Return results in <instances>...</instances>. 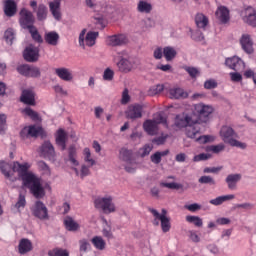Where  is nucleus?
<instances>
[{
  "instance_id": "ea45409f",
  "label": "nucleus",
  "mask_w": 256,
  "mask_h": 256,
  "mask_svg": "<svg viewBox=\"0 0 256 256\" xmlns=\"http://www.w3.org/2000/svg\"><path fill=\"white\" fill-rule=\"evenodd\" d=\"M139 13H151L153 6L147 1L140 0L137 6Z\"/></svg>"
},
{
  "instance_id": "1a4fd4ad",
  "label": "nucleus",
  "mask_w": 256,
  "mask_h": 256,
  "mask_svg": "<svg viewBox=\"0 0 256 256\" xmlns=\"http://www.w3.org/2000/svg\"><path fill=\"white\" fill-rule=\"evenodd\" d=\"M125 51L118 52L119 61L117 62V67L120 73H131L133 69H135V63L131 62V60L124 58Z\"/></svg>"
},
{
  "instance_id": "393cba45",
  "label": "nucleus",
  "mask_w": 256,
  "mask_h": 256,
  "mask_svg": "<svg viewBox=\"0 0 256 256\" xmlns=\"http://www.w3.org/2000/svg\"><path fill=\"white\" fill-rule=\"evenodd\" d=\"M41 153L43 156L48 157V159L55 157V148L53 147V144L49 141L44 142L41 146Z\"/></svg>"
},
{
  "instance_id": "4d7b16f0",
  "label": "nucleus",
  "mask_w": 256,
  "mask_h": 256,
  "mask_svg": "<svg viewBox=\"0 0 256 256\" xmlns=\"http://www.w3.org/2000/svg\"><path fill=\"white\" fill-rule=\"evenodd\" d=\"M208 151H211L212 153H215V154H219V153L225 151V144L220 143L217 145H212V146L208 147Z\"/></svg>"
},
{
  "instance_id": "603ef678",
  "label": "nucleus",
  "mask_w": 256,
  "mask_h": 256,
  "mask_svg": "<svg viewBox=\"0 0 256 256\" xmlns=\"http://www.w3.org/2000/svg\"><path fill=\"white\" fill-rule=\"evenodd\" d=\"M185 71L188 73V75L191 77V79H197L200 75L199 69L195 67L186 66L184 67Z\"/></svg>"
},
{
  "instance_id": "0e129e2a",
  "label": "nucleus",
  "mask_w": 256,
  "mask_h": 256,
  "mask_svg": "<svg viewBox=\"0 0 256 256\" xmlns=\"http://www.w3.org/2000/svg\"><path fill=\"white\" fill-rule=\"evenodd\" d=\"M150 213L153 215V217H156V219H161V217H167V210L162 209L161 214L154 208H149Z\"/></svg>"
},
{
  "instance_id": "2eb2a0df",
  "label": "nucleus",
  "mask_w": 256,
  "mask_h": 256,
  "mask_svg": "<svg viewBox=\"0 0 256 256\" xmlns=\"http://www.w3.org/2000/svg\"><path fill=\"white\" fill-rule=\"evenodd\" d=\"M127 119H141L143 117V106L132 104L126 110Z\"/></svg>"
},
{
  "instance_id": "e433bc0d",
  "label": "nucleus",
  "mask_w": 256,
  "mask_h": 256,
  "mask_svg": "<svg viewBox=\"0 0 256 256\" xmlns=\"http://www.w3.org/2000/svg\"><path fill=\"white\" fill-rule=\"evenodd\" d=\"M186 135L190 139H197V137L201 135V132L199 128L196 126V124H193L186 128Z\"/></svg>"
},
{
  "instance_id": "b1692460",
  "label": "nucleus",
  "mask_w": 256,
  "mask_h": 256,
  "mask_svg": "<svg viewBox=\"0 0 256 256\" xmlns=\"http://www.w3.org/2000/svg\"><path fill=\"white\" fill-rule=\"evenodd\" d=\"M4 13L7 17H13L17 13V3L13 0H5Z\"/></svg>"
},
{
  "instance_id": "20e7f679",
  "label": "nucleus",
  "mask_w": 256,
  "mask_h": 256,
  "mask_svg": "<svg viewBox=\"0 0 256 256\" xmlns=\"http://www.w3.org/2000/svg\"><path fill=\"white\" fill-rule=\"evenodd\" d=\"M20 137H22V139H29V137L37 139V137H42L43 139V137H47V133H45V130L41 126L30 125L21 130Z\"/></svg>"
},
{
  "instance_id": "39448f33",
  "label": "nucleus",
  "mask_w": 256,
  "mask_h": 256,
  "mask_svg": "<svg viewBox=\"0 0 256 256\" xmlns=\"http://www.w3.org/2000/svg\"><path fill=\"white\" fill-rule=\"evenodd\" d=\"M86 33L87 29L84 28L79 35V45L80 47H85L86 43L87 47H93L97 41V37H99V32L90 31L87 34Z\"/></svg>"
},
{
  "instance_id": "aec40b11",
  "label": "nucleus",
  "mask_w": 256,
  "mask_h": 256,
  "mask_svg": "<svg viewBox=\"0 0 256 256\" xmlns=\"http://www.w3.org/2000/svg\"><path fill=\"white\" fill-rule=\"evenodd\" d=\"M33 251V242L27 238H22L19 241L18 252L20 255H27V253H31Z\"/></svg>"
},
{
  "instance_id": "09e8293b",
  "label": "nucleus",
  "mask_w": 256,
  "mask_h": 256,
  "mask_svg": "<svg viewBox=\"0 0 256 256\" xmlns=\"http://www.w3.org/2000/svg\"><path fill=\"white\" fill-rule=\"evenodd\" d=\"M198 183L201 185H217L215 179L211 176H202L198 179Z\"/></svg>"
},
{
  "instance_id": "e2e57ef3",
  "label": "nucleus",
  "mask_w": 256,
  "mask_h": 256,
  "mask_svg": "<svg viewBox=\"0 0 256 256\" xmlns=\"http://www.w3.org/2000/svg\"><path fill=\"white\" fill-rule=\"evenodd\" d=\"M26 205H27V200L25 199V195L19 194L18 201L15 204L16 209H21V207L25 208Z\"/></svg>"
},
{
  "instance_id": "dca6fc26",
  "label": "nucleus",
  "mask_w": 256,
  "mask_h": 256,
  "mask_svg": "<svg viewBox=\"0 0 256 256\" xmlns=\"http://www.w3.org/2000/svg\"><path fill=\"white\" fill-rule=\"evenodd\" d=\"M215 16L222 25H227V22L231 19L229 8L225 6H219L215 12Z\"/></svg>"
},
{
  "instance_id": "f03ea898",
  "label": "nucleus",
  "mask_w": 256,
  "mask_h": 256,
  "mask_svg": "<svg viewBox=\"0 0 256 256\" xmlns=\"http://www.w3.org/2000/svg\"><path fill=\"white\" fill-rule=\"evenodd\" d=\"M220 137L226 145L230 147H238V149H247V144L237 140V133L230 126H222L220 129Z\"/></svg>"
},
{
  "instance_id": "412c9836",
  "label": "nucleus",
  "mask_w": 256,
  "mask_h": 256,
  "mask_svg": "<svg viewBox=\"0 0 256 256\" xmlns=\"http://www.w3.org/2000/svg\"><path fill=\"white\" fill-rule=\"evenodd\" d=\"M169 97L170 99H187L189 94L183 88L174 87L169 89Z\"/></svg>"
},
{
  "instance_id": "c03bdc74",
  "label": "nucleus",
  "mask_w": 256,
  "mask_h": 256,
  "mask_svg": "<svg viewBox=\"0 0 256 256\" xmlns=\"http://www.w3.org/2000/svg\"><path fill=\"white\" fill-rule=\"evenodd\" d=\"M28 31L31 34L32 39L36 43H43V37L41 36V34H39V31L37 30V28L35 26H33L32 28L28 29Z\"/></svg>"
},
{
  "instance_id": "7c9ffc66",
  "label": "nucleus",
  "mask_w": 256,
  "mask_h": 256,
  "mask_svg": "<svg viewBox=\"0 0 256 256\" xmlns=\"http://www.w3.org/2000/svg\"><path fill=\"white\" fill-rule=\"evenodd\" d=\"M144 131L148 133V135H156L157 134V122L153 120H146L143 124Z\"/></svg>"
},
{
  "instance_id": "a878e982",
  "label": "nucleus",
  "mask_w": 256,
  "mask_h": 256,
  "mask_svg": "<svg viewBox=\"0 0 256 256\" xmlns=\"http://www.w3.org/2000/svg\"><path fill=\"white\" fill-rule=\"evenodd\" d=\"M49 8L54 19L59 21L61 19V2L59 0L49 2Z\"/></svg>"
},
{
  "instance_id": "423d86ee",
  "label": "nucleus",
  "mask_w": 256,
  "mask_h": 256,
  "mask_svg": "<svg viewBox=\"0 0 256 256\" xmlns=\"http://www.w3.org/2000/svg\"><path fill=\"white\" fill-rule=\"evenodd\" d=\"M31 213L34 217L37 219H40L41 221H45L49 219V210L47 209V206L41 201H36L34 205L30 208Z\"/></svg>"
},
{
  "instance_id": "69168bd1",
  "label": "nucleus",
  "mask_w": 256,
  "mask_h": 256,
  "mask_svg": "<svg viewBox=\"0 0 256 256\" xmlns=\"http://www.w3.org/2000/svg\"><path fill=\"white\" fill-rule=\"evenodd\" d=\"M79 245L81 253H87V249H89V247L91 246V244H89V241H87L86 239L80 240Z\"/></svg>"
},
{
  "instance_id": "f704fd0d",
  "label": "nucleus",
  "mask_w": 256,
  "mask_h": 256,
  "mask_svg": "<svg viewBox=\"0 0 256 256\" xmlns=\"http://www.w3.org/2000/svg\"><path fill=\"white\" fill-rule=\"evenodd\" d=\"M167 155H169V149L162 152L157 151L150 156V161L154 163V165H159V163L162 161V157H167Z\"/></svg>"
},
{
  "instance_id": "774afa93",
  "label": "nucleus",
  "mask_w": 256,
  "mask_h": 256,
  "mask_svg": "<svg viewBox=\"0 0 256 256\" xmlns=\"http://www.w3.org/2000/svg\"><path fill=\"white\" fill-rule=\"evenodd\" d=\"M94 19L98 29H105V25H106L105 18H103L102 16H98V17H95Z\"/></svg>"
},
{
  "instance_id": "f3484780",
  "label": "nucleus",
  "mask_w": 256,
  "mask_h": 256,
  "mask_svg": "<svg viewBox=\"0 0 256 256\" xmlns=\"http://www.w3.org/2000/svg\"><path fill=\"white\" fill-rule=\"evenodd\" d=\"M29 164L28 163H24L21 164L19 162H14L13 164V171H16L17 173H19V176L22 179V182L25 183V176L27 175H35L29 171Z\"/></svg>"
},
{
  "instance_id": "9d476101",
  "label": "nucleus",
  "mask_w": 256,
  "mask_h": 256,
  "mask_svg": "<svg viewBox=\"0 0 256 256\" xmlns=\"http://www.w3.org/2000/svg\"><path fill=\"white\" fill-rule=\"evenodd\" d=\"M175 125L178 129H186L191 125H197V120L193 119V117L189 114H179L175 118Z\"/></svg>"
},
{
  "instance_id": "4be33fe9",
  "label": "nucleus",
  "mask_w": 256,
  "mask_h": 256,
  "mask_svg": "<svg viewBox=\"0 0 256 256\" xmlns=\"http://www.w3.org/2000/svg\"><path fill=\"white\" fill-rule=\"evenodd\" d=\"M56 145H58L61 151L67 149V132L63 129H59L56 135Z\"/></svg>"
},
{
  "instance_id": "6ab92c4d",
  "label": "nucleus",
  "mask_w": 256,
  "mask_h": 256,
  "mask_svg": "<svg viewBox=\"0 0 256 256\" xmlns=\"http://www.w3.org/2000/svg\"><path fill=\"white\" fill-rule=\"evenodd\" d=\"M243 21L244 23H247V25H250V27H256V10L252 7H248L244 11Z\"/></svg>"
},
{
  "instance_id": "ddd939ff",
  "label": "nucleus",
  "mask_w": 256,
  "mask_h": 256,
  "mask_svg": "<svg viewBox=\"0 0 256 256\" xmlns=\"http://www.w3.org/2000/svg\"><path fill=\"white\" fill-rule=\"evenodd\" d=\"M239 41L244 53H247L248 55L254 53L255 49L253 48V38H251V35L242 34Z\"/></svg>"
},
{
  "instance_id": "2f4dec72",
  "label": "nucleus",
  "mask_w": 256,
  "mask_h": 256,
  "mask_svg": "<svg viewBox=\"0 0 256 256\" xmlns=\"http://www.w3.org/2000/svg\"><path fill=\"white\" fill-rule=\"evenodd\" d=\"M195 23L198 29H205L209 25V18L203 13H198L195 17Z\"/></svg>"
},
{
  "instance_id": "a211bd4d",
  "label": "nucleus",
  "mask_w": 256,
  "mask_h": 256,
  "mask_svg": "<svg viewBox=\"0 0 256 256\" xmlns=\"http://www.w3.org/2000/svg\"><path fill=\"white\" fill-rule=\"evenodd\" d=\"M125 43H127V38L123 34L107 37V45H110V47H119L121 45H125Z\"/></svg>"
},
{
  "instance_id": "f257e3e1",
  "label": "nucleus",
  "mask_w": 256,
  "mask_h": 256,
  "mask_svg": "<svg viewBox=\"0 0 256 256\" xmlns=\"http://www.w3.org/2000/svg\"><path fill=\"white\" fill-rule=\"evenodd\" d=\"M23 185L29 189L35 199H43L45 197V188H43L41 180L37 176L26 174Z\"/></svg>"
},
{
  "instance_id": "37998d69",
  "label": "nucleus",
  "mask_w": 256,
  "mask_h": 256,
  "mask_svg": "<svg viewBox=\"0 0 256 256\" xmlns=\"http://www.w3.org/2000/svg\"><path fill=\"white\" fill-rule=\"evenodd\" d=\"M84 161L87 163L88 167H93L95 165V159L91 158V150L89 148H84L83 150Z\"/></svg>"
},
{
  "instance_id": "49530a36",
  "label": "nucleus",
  "mask_w": 256,
  "mask_h": 256,
  "mask_svg": "<svg viewBox=\"0 0 256 256\" xmlns=\"http://www.w3.org/2000/svg\"><path fill=\"white\" fill-rule=\"evenodd\" d=\"M186 221L188 223H193L195 227H203V219L199 216H186Z\"/></svg>"
},
{
  "instance_id": "79ce46f5",
  "label": "nucleus",
  "mask_w": 256,
  "mask_h": 256,
  "mask_svg": "<svg viewBox=\"0 0 256 256\" xmlns=\"http://www.w3.org/2000/svg\"><path fill=\"white\" fill-rule=\"evenodd\" d=\"M4 39L7 45H13V41H15V30H13L12 28H8L4 32Z\"/></svg>"
},
{
  "instance_id": "13d9d810",
  "label": "nucleus",
  "mask_w": 256,
  "mask_h": 256,
  "mask_svg": "<svg viewBox=\"0 0 256 256\" xmlns=\"http://www.w3.org/2000/svg\"><path fill=\"white\" fill-rule=\"evenodd\" d=\"M7 129V116L5 114H0V135H4Z\"/></svg>"
},
{
  "instance_id": "7ed1b4c3",
  "label": "nucleus",
  "mask_w": 256,
  "mask_h": 256,
  "mask_svg": "<svg viewBox=\"0 0 256 256\" xmlns=\"http://www.w3.org/2000/svg\"><path fill=\"white\" fill-rule=\"evenodd\" d=\"M213 106L203 104V103H198L194 105L193 109V115L197 118L194 119V121H201L202 123H207V120L209 119V115L213 113Z\"/></svg>"
},
{
  "instance_id": "bf43d9fd",
  "label": "nucleus",
  "mask_w": 256,
  "mask_h": 256,
  "mask_svg": "<svg viewBox=\"0 0 256 256\" xmlns=\"http://www.w3.org/2000/svg\"><path fill=\"white\" fill-rule=\"evenodd\" d=\"M115 77V72L111 70V68H106L103 73V79L104 81H113V78Z\"/></svg>"
},
{
  "instance_id": "8fccbe9b",
  "label": "nucleus",
  "mask_w": 256,
  "mask_h": 256,
  "mask_svg": "<svg viewBox=\"0 0 256 256\" xmlns=\"http://www.w3.org/2000/svg\"><path fill=\"white\" fill-rule=\"evenodd\" d=\"M0 169L1 172L3 173V175H5V177L9 178L11 177V165H9V163L5 162V161H1L0 162Z\"/></svg>"
},
{
  "instance_id": "6e6d98bb",
  "label": "nucleus",
  "mask_w": 256,
  "mask_h": 256,
  "mask_svg": "<svg viewBox=\"0 0 256 256\" xmlns=\"http://www.w3.org/2000/svg\"><path fill=\"white\" fill-rule=\"evenodd\" d=\"M160 187H166L167 189H183V185L175 182H160Z\"/></svg>"
},
{
  "instance_id": "9b49d317",
  "label": "nucleus",
  "mask_w": 256,
  "mask_h": 256,
  "mask_svg": "<svg viewBox=\"0 0 256 256\" xmlns=\"http://www.w3.org/2000/svg\"><path fill=\"white\" fill-rule=\"evenodd\" d=\"M18 73L24 77H41V70L35 66H30L29 64H23L17 67Z\"/></svg>"
},
{
  "instance_id": "c756f323",
  "label": "nucleus",
  "mask_w": 256,
  "mask_h": 256,
  "mask_svg": "<svg viewBox=\"0 0 256 256\" xmlns=\"http://www.w3.org/2000/svg\"><path fill=\"white\" fill-rule=\"evenodd\" d=\"M91 243L98 251H105V248L107 247V242H105L101 236H94L91 239Z\"/></svg>"
},
{
  "instance_id": "58836bf2",
  "label": "nucleus",
  "mask_w": 256,
  "mask_h": 256,
  "mask_svg": "<svg viewBox=\"0 0 256 256\" xmlns=\"http://www.w3.org/2000/svg\"><path fill=\"white\" fill-rule=\"evenodd\" d=\"M119 157L122 161H125V163H131V160L133 159V151L128 150L127 148H122Z\"/></svg>"
},
{
  "instance_id": "bb28decb",
  "label": "nucleus",
  "mask_w": 256,
  "mask_h": 256,
  "mask_svg": "<svg viewBox=\"0 0 256 256\" xmlns=\"http://www.w3.org/2000/svg\"><path fill=\"white\" fill-rule=\"evenodd\" d=\"M44 40L48 45L55 47L59 43V34L55 31L48 32L44 35Z\"/></svg>"
},
{
  "instance_id": "680f3d73",
  "label": "nucleus",
  "mask_w": 256,
  "mask_h": 256,
  "mask_svg": "<svg viewBox=\"0 0 256 256\" xmlns=\"http://www.w3.org/2000/svg\"><path fill=\"white\" fill-rule=\"evenodd\" d=\"M152 121H154L156 125H161V123L162 125H167V118H165L161 113L156 114Z\"/></svg>"
},
{
  "instance_id": "5701e85b",
  "label": "nucleus",
  "mask_w": 256,
  "mask_h": 256,
  "mask_svg": "<svg viewBox=\"0 0 256 256\" xmlns=\"http://www.w3.org/2000/svg\"><path fill=\"white\" fill-rule=\"evenodd\" d=\"M241 179V174H229L225 179L228 189H230V191H235V189H237V183L241 181Z\"/></svg>"
},
{
  "instance_id": "cd10ccee",
  "label": "nucleus",
  "mask_w": 256,
  "mask_h": 256,
  "mask_svg": "<svg viewBox=\"0 0 256 256\" xmlns=\"http://www.w3.org/2000/svg\"><path fill=\"white\" fill-rule=\"evenodd\" d=\"M55 74L57 75V77L62 79V81H72L73 80V74L67 68H57L55 70Z\"/></svg>"
},
{
  "instance_id": "c9c22d12",
  "label": "nucleus",
  "mask_w": 256,
  "mask_h": 256,
  "mask_svg": "<svg viewBox=\"0 0 256 256\" xmlns=\"http://www.w3.org/2000/svg\"><path fill=\"white\" fill-rule=\"evenodd\" d=\"M163 55L166 61H173L177 57V50L171 46L164 47Z\"/></svg>"
},
{
  "instance_id": "c85d7f7f",
  "label": "nucleus",
  "mask_w": 256,
  "mask_h": 256,
  "mask_svg": "<svg viewBox=\"0 0 256 256\" xmlns=\"http://www.w3.org/2000/svg\"><path fill=\"white\" fill-rule=\"evenodd\" d=\"M22 103L25 105H35V93L31 90H24L21 96Z\"/></svg>"
},
{
  "instance_id": "864d4df0",
  "label": "nucleus",
  "mask_w": 256,
  "mask_h": 256,
  "mask_svg": "<svg viewBox=\"0 0 256 256\" xmlns=\"http://www.w3.org/2000/svg\"><path fill=\"white\" fill-rule=\"evenodd\" d=\"M49 256H69V251L61 248H54L48 252Z\"/></svg>"
},
{
  "instance_id": "0eeeda50",
  "label": "nucleus",
  "mask_w": 256,
  "mask_h": 256,
  "mask_svg": "<svg viewBox=\"0 0 256 256\" xmlns=\"http://www.w3.org/2000/svg\"><path fill=\"white\" fill-rule=\"evenodd\" d=\"M19 23L21 25L22 29H31L35 24V16H33V13L25 8L21 9L20 11V19Z\"/></svg>"
},
{
  "instance_id": "6e6552de",
  "label": "nucleus",
  "mask_w": 256,
  "mask_h": 256,
  "mask_svg": "<svg viewBox=\"0 0 256 256\" xmlns=\"http://www.w3.org/2000/svg\"><path fill=\"white\" fill-rule=\"evenodd\" d=\"M96 209H102L104 213H115V204L111 196L107 198H97L94 201Z\"/></svg>"
},
{
  "instance_id": "f8f14e48",
  "label": "nucleus",
  "mask_w": 256,
  "mask_h": 256,
  "mask_svg": "<svg viewBox=\"0 0 256 256\" xmlns=\"http://www.w3.org/2000/svg\"><path fill=\"white\" fill-rule=\"evenodd\" d=\"M23 57L25 61H28V63H35L36 61H39V47L30 44L25 48Z\"/></svg>"
},
{
  "instance_id": "de8ad7c7",
  "label": "nucleus",
  "mask_w": 256,
  "mask_h": 256,
  "mask_svg": "<svg viewBox=\"0 0 256 256\" xmlns=\"http://www.w3.org/2000/svg\"><path fill=\"white\" fill-rule=\"evenodd\" d=\"M69 160L72 163V165H75L76 167L79 165V161H77V159H75L76 155H77V149H75V146H70L69 150Z\"/></svg>"
},
{
  "instance_id": "a18cd8bd",
  "label": "nucleus",
  "mask_w": 256,
  "mask_h": 256,
  "mask_svg": "<svg viewBox=\"0 0 256 256\" xmlns=\"http://www.w3.org/2000/svg\"><path fill=\"white\" fill-rule=\"evenodd\" d=\"M151 151H153V145L151 144H145L142 148L138 150V156L139 157H147Z\"/></svg>"
},
{
  "instance_id": "338daca9",
  "label": "nucleus",
  "mask_w": 256,
  "mask_h": 256,
  "mask_svg": "<svg viewBox=\"0 0 256 256\" xmlns=\"http://www.w3.org/2000/svg\"><path fill=\"white\" fill-rule=\"evenodd\" d=\"M191 38L194 41H203L205 37L203 36V32L201 30H196L192 33Z\"/></svg>"
},
{
  "instance_id": "4c0bfd02",
  "label": "nucleus",
  "mask_w": 256,
  "mask_h": 256,
  "mask_svg": "<svg viewBox=\"0 0 256 256\" xmlns=\"http://www.w3.org/2000/svg\"><path fill=\"white\" fill-rule=\"evenodd\" d=\"M158 219L163 233H169V231H171V219L165 216H160Z\"/></svg>"
},
{
  "instance_id": "3c124183",
  "label": "nucleus",
  "mask_w": 256,
  "mask_h": 256,
  "mask_svg": "<svg viewBox=\"0 0 256 256\" xmlns=\"http://www.w3.org/2000/svg\"><path fill=\"white\" fill-rule=\"evenodd\" d=\"M23 113L30 117L32 121H39V113H37L35 110L31 109L30 107H27L23 110Z\"/></svg>"
},
{
  "instance_id": "052dcab7",
  "label": "nucleus",
  "mask_w": 256,
  "mask_h": 256,
  "mask_svg": "<svg viewBox=\"0 0 256 256\" xmlns=\"http://www.w3.org/2000/svg\"><path fill=\"white\" fill-rule=\"evenodd\" d=\"M211 159V154H207V153H201L198 155H195L193 158L194 163H199V161H207Z\"/></svg>"
},
{
  "instance_id": "473e14b6",
  "label": "nucleus",
  "mask_w": 256,
  "mask_h": 256,
  "mask_svg": "<svg viewBox=\"0 0 256 256\" xmlns=\"http://www.w3.org/2000/svg\"><path fill=\"white\" fill-rule=\"evenodd\" d=\"M233 199H235V195H233V194L218 196L217 198L210 200V204L215 205V207H217L219 205H223V203H225V201H231Z\"/></svg>"
},
{
  "instance_id": "72a5a7b5",
  "label": "nucleus",
  "mask_w": 256,
  "mask_h": 256,
  "mask_svg": "<svg viewBox=\"0 0 256 256\" xmlns=\"http://www.w3.org/2000/svg\"><path fill=\"white\" fill-rule=\"evenodd\" d=\"M64 225L67 231H78L79 223H77L71 216H66L64 219Z\"/></svg>"
},
{
  "instance_id": "4468645a",
  "label": "nucleus",
  "mask_w": 256,
  "mask_h": 256,
  "mask_svg": "<svg viewBox=\"0 0 256 256\" xmlns=\"http://www.w3.org/2000/svg\"><path fill=\"white\" fill-rule=\"evenodd\" d=\"M225 65L229 69H233V71H243L245 69V62L237 56L226 58Z\"/></svg>"
},
{
  "instance_id": "a19ab883",
  "label": "nucleus",
  "mask_w": 256,
  "mask_h": 256,
  "mask_svg": "<svg viewBox=\"0 0 256 256\" xmlns=\"http://www.w3.org/2000/svg\"><path fill=\"white\" fill-rule=\"evenodd\" d=\"M47 13V6H45V4H40L37 10L38 21H45V19H47Z\"/></svg>"
},
{
  "instance_id": "5fc2aeb1",
  "label": "nucleus",
  "mask_w": 256,
  "mask_h": 256,
  "mask_svg": "<svg viewBox=\"0 0 256 256\" xmlns=\"http://www.w3.org/2000/svg\"><path fill=\"white\" fill-rule=\"evenodd\" d=\"M165 89V86H163V84H157L155 86H152L149 89V95H159V93H162V91Z\"/></svg>"
}]
</instances>
